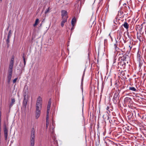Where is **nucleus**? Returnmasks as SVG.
Listing matches in <instances>:
<instances>
[{"label": "nucleus", "instance_id": "c03bdc74", "mask_svg": "<svg viewBox=\"0 0 146 146\" xmlns=\"http://www.w3.org/2000/svg\"><path fill=\"white\" fill-rule=\"evenodd\" d=\"M74 26H72V27L71 28V30H72L74 29Z\"/></svg>", "mask_w": 146, "mask_h": 146}, {"label": "nucleus", "instance_id": "e433bc0d", "mask_svg": "<svg viewBox=\"0 0 146 146\" xmlns=\"http://www.w3.org/2000/svg\"><path fill=\"white\" fill-rule=\"evenodd\" d=\"M121 75H122L123 76L125 75V73L123 71H121Z\"/></svg>", "mask_w": 146, "mask_h": 146}, {"label": "nucleus", "instance_id": "6ab92c4d", "mask_svg": "<svg viewBox=\"0 0 146 146\" xmlns=\"http://www.w3.org/2000/svg\"><path fill=\"white\" fill-rule=\"evenodd\" d=\"M129 90L137 92V90L134 87H129Z\"/></svg>", "mask_w": 146, "mask_h": 146}, {"label": "nucleus", "instance_id": "f257e3e1", "mask_svg": "<svg viewBox=\"0 0 146 146\" xmlns=\"http://www.w3.org/2000/svg\"><path fill=\"white\" fill-rule=\"evenodd\" d=\"M8 124H6L5 122H4L3 124V132L5 138V140H7V139L8 130L7 127Z\"/></svg>", "mask_w": 146, "mask_h": 146}, {"label": "nucleus", "instance_id": "4be33fe9", "mask_svg": "<svg viewBox=\"0 0 146 146\" xmlns=\"http://www.w3.org/2000/svg\"><path fill=\"white\" fill-rule=\"evenodd\" d=\"M10 37H7V39L6 40V42L7 44V47H8L9 46V43L10 42L9 38Z\"/></svg>", "mask_w": 146, "mask_h": 146}, {"label": "nucleus", "instance_id": "ddd939ff", "mask_svg": "<svg viewBox=\"0 0 146 146\" xmlns=\"http://www.w3.org/2000/svg\"><path fill=\"white\" fill-rule=\"evenodd\" d=\"M23 96L24 98H29V92L27 90H25L23 92Z\"/></svg>", "mask_w": 146, "mask_h": 146}, {"label": "nucleus", "instance_id": "f03ea898", "mask_svg": "<svg viewBox=\"0 0 146 146\" xmlns=\"http://www.w3.org/2000/svg\"><path fill=\"white\" fill-rule=\"evenodd\" d=\"M35 132L34 129L33 128L31 130V145H34L35 138Z\"/></svg>", "mask_w": 146, "mask_h": 146}, {"label": "nucleus", "instance_id": "864d4df0", "mask_svg": "<svg viewBox=\"0 0 146 146\" xmlns=\"http://www.w3.org/2000/svg\"><path fill=\"white\" fill-rule=\"evenodd\" d=\"M56 19L55 17H53L52 18V20H53L54 19Z\"/></svg>", "mask_w": 146, "mask_h": 146}, {"label": "nucleus", "instance_id": "58836bf2", "mask_svg": "<svg viewBox=\"0 0 146 146\" xmlns=\"http://www.w3.org/2000/svg\"><path fill=\"white\" fill-rule=\"evenodd\" d=\"M14 62H10L9 65L13 66Z\"/></svg>", "mask_w": 146, "mask_h": 146}, {"label": "nucleus", "instance_id": "a18cd8bd", "mask_svg": "<svg viewBox=\"0 0 146 146\" xmlns=\"http://www.w3.org/2000/svg\"><path fill=\"white\" fill-rule=\"evenodd\" d=\"M110 108L108 106L106 108V109L107 110H108Z\"/></svg>", "mask_w": 146, "mask_h": 146}, {"label": "nucleus", "instance_id": "a211bd4d", "mask_svg": "<svg viewBox=\"0 0 146 146\" xmlns=\"http://www.w3.org/2000/svg\"><path fill=\"white\" fill-rule=\"evenodd\" d=\"M19 66H21V68L20 69L19 67H17V70H19L20 71V74H21L22 73V70H23L24 68H23V66H21L20 64L19 65Z\"/></svg>", "mask_w": 146, "mask_h": 146}, {"label": "nucleus", "instance_id": "f3484780", "mask_svg": "<svg viewBox=\"0 0 146 146\" xmlns=\"http://www.w3.org/2000/svg\"><path fill=\"white\" fill-rule=\"evenodd\" d=\"M22 57L23 58V61H24V66H23V68H24L26 65V61L25 59V54L24 53H23V54H22Z\"/></svg>", "mask_w": 146, "mask_h": 146}, {"label": "nucleus", "instance_id": "f704fd0d", "mask_svg": "<svg viewBox=\"0 0 146 146\" xmlns=\"http://www.w3.org/2000/svg\"><path fill=\"white\" fill-rule=\"evenodd\" d=\"M133 113H132V114H130V115H129L128 116V117L129 119H130L131 118L132 116H133Z\"/></svg>", "mask_w": 146, "mask_h": 146}, {"label": "nucleus", "instance_id": "7c9ffc66", "mask_svg": "<svg viewBox=\"0 0 146 146\" xmlns=\"http://www.w3.org/2000/svg\"><path fill=\"white\" fill-rule=\"evenodd\" d=\"M50 10V7H48V9L46 10V11H45V14H46L47 13H48Z\"/></svg>", "mask_w": 146, "mask_h": 146}, {"label": "nucleus", "instance_id": "4c0bfd02", "mask_svg": "<svg viewBox=\"0 0 146 146\" xmlns=\"http://www.w3.org/2000/svg\"><path fill=\"white\" fill-rule=\"evenodd\" d=\"M17 80V78H15L14 79L13 81V84L15 83Z\"/></svg>", "mask_w": 146, "mask_h": 146}, {"label": "nucleus", "instance_id": "9b49d317", "mask_svg": "<svg viewBox=\"0 0 146 146\" xmlns=\"http://www.w3.org/2000/svg\"><path fill=\"white\" fill-rule=\"evenodd\" d=\"M29 98H24V99L23 102V108L25 109L27 104V102L29 100Z\"/></svg>", "mask_w": 146, "mask_h": 146}, {"label": "nucleus", "instance_id": "79ce46f5", "mask_svg": "<svg viewBox=\"0 0 146 146\" xmlns=\"http://www.w3.org/2000/svg\"><path fill=\"white\" fill-rule=\"evenodd\" d=\"M116 62V59H114L113 60V64H114V63L115 62Z\"/></svg>", "mask_w": 146, "mask_h": 146}, {"label": "nucleus", "instance_id": "b1692460", "mask_svg": "<svg viewBox=\"0 0 146 146\" xmlns=\"http://www.w3.org/2000/svg\"><path fill=\"white\" fill-rule=\"evenodd\" d=\"M117 44H115L114 45L115 50L117 51L119 49V48L117 47Z\"/></svg>", "mask_w": 146, "mask_h": 146}, {"label": "nucleus", "instance_id": "2f4dec72", "mask_svg": "<svg viewBox=\"0 0 146 146\" xmlns=\"http://www.w3.org/2000/svg\"><path fill=\"white\" fill-rule=\"evenodd\" d=\"M7 82V84H6V87H7V88H9L10 87V82L9 83Z\"/></svg>", "mask_w": 146, "mask_h": 146}, {"label": "nucleus", "instance_id": "a878e982", "mask_svg": "<svg viewBox=\"0 0 146 146\" xmlns=\"http://www.w3.org/2000/svg\"><path fill=\"white\" fill-rule=\"evenodd\" d=\"M137 38L140 41L143 40L142 37L140 35L139 36L137 35Z\"/></svg>", "mask_w": 146, "mask_h": 146}, {"label": "nucleus", "instance_id": "4468645a", "mask_svg": "<svg viewBox=\"0 0 146 146\" xmlns=\"http://www.w3.org/2000/svg\"><path fill=\"white\" fill-rule=\"evenodd\" d=\"M67 19L66 18H62V20L61 23V25L62 27H63L64 25V24L67 22Z\"/></svg>", "mask_w": 146, "mask_h": 146}, {"label": "nucleus", "instance_id": "ea45409f", "mask_svg": "<svg viewBox=\"0 0 146 146\" xmlns=\"http://www.w3.org/2000/svg\"><path fill=\"white\" fill-rule=\"evenodd\" d=\"M123 5L124 6V7H126V9L127 10V5L126 4H123Z\"/></svg>", "mask_w": 146, "mask_h": 146}, {"label": "nucleus", "instance_id": "49530a36", "mask_svg": "<svg viewBox=\"0 0 146 146\" xmlns=\"http://www.w3.org/2000/svg\"><path fill=\"white\" fill-rule=\"evenodd\" d=\"M129 99V98H125V100H128Z\"/></svg>", "mask_w": 146, "mask_h": 146}, {"label": "nucleus", "instance_id": "1a4fd4ad", "mask_svg": "<svg viewBox=\"0 0 146 146\" xmlns=\"http://www.w3.org/2000/svg\"><path fill=\"white\" fill-rule=\"evenodd\" d=\"M41 108H40V109L39 107H36V119H38L40 115V110H41Z\"/></svg>", "mask_w": 146, "mask_h": 146}, {"label": "nucleus", "instance_id": "a19ab883", "mask_svg": "<svg viewBox=\"0 0 146 146\" xmlns=\"http://www.w3.org/2000/svg\"><path fill=\"white\" fill-rule=\"evenodd\" d=\"M1 112L0 111V120H1Z\"/></svg>", "mask_w": 146, "mask_h": 146}, {"label": "nucleus", "instance_id": "7ed1b4c3", "mask_svg": "<svg viewBox=\"0 0 146 146\" xmlns=\"http://www.w3.org/2000/svg\"><path fill=\"white\" fill-rule=\"evenodd\" d=\"M119 93L118 92L116 91L114 93L113 98V100L115 104H116L118 102H119Z\"/></svg>", "mask_w": 146, "mask_h": 146}, {"label": "nucleus", "instance_id": "20e7f679", "mask_svg": "<svg viewBox=\"0 0 146 146\" xmlns=\"http://www.w3.org/2000/svg\"><path fill=\"white\" fill-rule=\"evenodd\" d=\"M122 32L121 30L118 31L117 32V38L116 39V42L117 41L121 42L122 40H124L123 38L122 37Z\"/></svg>", "mask_w": 146, "mask_h": 146}, {"label": "nucleus", "instance_id": "72a5a7b5", "mask_svg": "<svg viewBox=\"0 0 146 146\" xmlns=\"http://www.w3.org/2000/svg\"><path fill=\"white\" fill-rule=\"evenodd\" d=\"M14 57L13 56L12 57V58L11 59V60H10V62H14Z\"/></svg>", "mask_w": 146, "mask_h": 146}, {"label": "nucleus", "instance_id": "c756f323", "mask_svg": "<svg viewBox=\"0 0 146 146\" xmlns=\"http://www.w3.org/2000/svg\"><path fill=\"white\" fill-rule=\"evenodd\" d=\"M50 109V107L47 106V114H49Z\"/></svg>", "mask_w": 146, "mask_h": 146}, {"label": "nucleus", "instance_id": "393cba45", "mask_svg": "<svg viewBox=\"0 0 146 146\" xmlns=\"http://www.w3.org/2000/svg\"><path fill=\"white\" fill-rule=\"evenodd\" d=\"M54 127H52L50 129V131L51 133V134H53L54 132Z\"/></svg>", "mask_w": 146, "mask_h": 146}, {"label": "nucleus", "instance_id": "cd10ccee", "mask_svg": "<svg viewBox=\"0 0 146 146\" xmlns=\"http://www.w3.org/2000/svg\"><path fill=\"white\" fill-rule=\"evenodd\" d=\"M51 104V99H50L48 102L47 106L48 107H50Z\"/></svg>", "mask_w": 146, "mask_h": 146}, {"label": "nucleus", "instance_id": "dca6fc26", "mask_svg": "<svg viewBox=\"0 0 146 146\" xmlns=\"http://www.w3.org/2000/svg\"><path fill=\"white\" fill-rule=\"evenodd\" d=\"M15 100L14 98H12L11 99V102L9 105V107L11 108L13 105L15 104Z\"/></svg>", "mask_w": 146, "mask_h": 146}, {"label": "nucleus", "instance_id": "9d476101", "mask_svg": "<svg viewBox=\"0 0 146 146\" xmlns=\"http://www.w3.org/2000/svg\"><path fill=\"white\" fill-rule=\"evenodd\" d=\"M61 16L62 18H66L67 19L68 16L67 15V11L65 10H62L61 11Z\"/></svg>", "mask_w": 146, "mask_h": 146}, {"label": "nucleus", "instance_id": "2eb2a0df", "mask_svg": "<svg viewBox=\"0 0 146 146\" xmlns=\"http://www.w3.org/2000/svg\"><path fill=\"white\" fill-rule=\"evenodd\" d=\"M122 26H123L124 28L126 29V30H128L129 27V25L127 22H124L123 24L122 25Z\"/></svg>", "mask_w": 146, "mask_h": 146}, {"label": "nucleus", "instance_id": "de8ad7c7", "mask_svg": "<svg viewBox=\"0 0 146 146\" xmlns=\"http://www.w3.org/2000/svg\"><path fill=\"white\" fill-rule=\"evenodd\" d=\"M1 137H0V145H1Z\"/></svg>", "mask_w": 146, "mask_h": 146}, {"label": "nucleus", "instance_id": "37998d69", "mask_svg": "<svg viewBox=\"0 0 146 146\" xmlns=\"http://www.w3.org/2000/svg\"><path fill=\"white\" fill-rule=\"evenodd\" d=\"M0 129H1V120H0Z\"/></svg>", "mask_w": 146, "mask_h": 146}, {"label": "nucleus", "instance_id": "c9c22d12", "mask_svg": "<svg viewBox=\"0 0 146 146\" xmlns=\"http://www.w3.org/2000/svg\"><path fill=\"white\" fill-rule=\"evenodd\" d=\"M49 125V121H46V127L47 129Z\"/></svg>", "mask_w": 146, "mask_h": 146}, {"label": "nucleus", "instance_id": "f8f14e48", "mask_svg": "<svg viewBox=\"0 0 146 146\" xmlns=\"http://www.w3.org/2000/svg\"><path fill=\"white\" fill-rule=\"evenodd\" d=\"M141 52L138 51L137 53V57L138 60L139 61V63L142 62V58L141 56Z\"/></svg>", "mask_w": 146, "mask_h": 146}, {"label": "nucleus", "instance_id": "412c9836", "mask_svg": "<svg viewBox=\"0 0 146 146\" xmlns=\"http://www.w3.org/2000/svg\"><path fill=\"white\" fill-rule=\"evenodd\" d=\"M124 54H123V53H120L119 54L118 56H119V61H120L121 60V57H123V56Z\"/></svg>", "mask_w": 146, "mask_h": 146}, {"label": "nucleus", "instance_id": "6e6552de", "mask_svg": "<svg viewBox=\"0 0 146 146\" xmlns=\"http://www.w3.org/2000/svg\"><path fill=\"white\" fill-rule=\"evenodd\" d=\"M13 73V70H8V75L7 76V82L9 83L11 82Z\"/></svg>", "mask_w": 146, "mask_h": 146}, {"label": "nucleus", "instance_id": "bb28decb", "mask_svg": "<svg viewBox=\"0 0 146 146\" xmlns=\"http://www.w3.org/2000/svg\"><path fill=\"white\" fill-rule=\"evenodd\" d=\"M11 35V30H9L8 33V35L7 37H10Z\"/></svg>", "mask_w": 146, "mask_h": 146}, {"label": "nucleus", "instance_id": "3c124183", "mask_svg": "<svg viewBox=\"0 0 146 146\" xmlns=\"http://www.w3.org/2000/svg\"><path fill=\"white\" fill-rule=\"evenodd\" d=\"M129 48H130V49L131 50V48H132V46H130V45H129Z\"/></svg>", "mask_w": 146, "mask_h": 146}, {"label": "nucleus", "instance_id": "423d86ee", "mask_svg": "<svg viewBox=\"0 0 146 146\" xmlns=\"http://www.w3.org/2000/svg\"><path fill=\"white\" fill-rule=\"evenodd\" d=\"M42 99L40 96L38 97L37 98L36 104V107H39L40 109L42 108Z\"/></svg>", "mask_w": 146, "mask_h": 146}, {"label": "nucleus", "instance_id": "c85d7f7f", "mask_svg": "<svg viewBox=\"0 0 146 146\" xmlns=\"http://www.w3.org/2000/svg\"><path fill=\"white\" fill-rule=\"evenodd\" d=\"M13 66L9 65L8 70H13Z\"/></svg>", "mask_w": 146, "mask_h": 146}, {"label": "nucleus", "instance_id": "09e8293b", "mask_svg": "<svg viewBox=\"0 0 146 146\" xmlns=\"http://www.w3.org/2000/svg\"><path fill=\"white\" fill-rule=\"evenodd\" d=\"M107 119L108 120L109 118V117L108 115H107Z\"/></svg>", "mask_w": 146, "mask_h": 146}, {"label": "nucleus", "instance_id": "6e6d98bb", "mask_svg": "<svg viewBox=\"0 0 146 146\" xmlns=\"http://www.w3.org/2000/svg\"><path fill=\"white\" fill-rule=\"evenodd\" d=\"M31 146H34V145H31Z\"/></svg>", "mask_w": 146, "mask_h": 146}, {"label": "nucleus", "instance_id": "603ef678", "mask_svg": "<svg viewBox=\"0 0 146 146\" xmlns=\"http://www.w3.org/2000/svg\"><path fill=\"white\" fill-rule=\"evenodd\" d=\"M1 129H0V137L1 136Z\"/></svg>", "mask_w": 146, "mask_h": 146}, {"label": "nucleus", "instance_id": "13d9d810", "mask_svg": "<svg viewBox=\"0 0 146 146\" xmlns=\"http://www.w3.org/2000/svg\"><path fill=\"white\" fill-rule=\"evenodd\" d=\"M2 1V0H0V1H1H1Z\"/></svg>", "mask_w": 146, "mask_h": 146}, {"label": "nucleus", "instance_id": "473e14b6", "mask_svg": "<svg viewBox=\"0 0 146 146\" xmlns=\"http://www.w3.org/2000/svg\"><path fill=\"white\" fill-rule=\"evenodd\" d=\"M48 114H47L46 113V121H49V117L48 116Z\"/></svg>", "mask_w": 146, "mask_h": 146}, {"label": "nucleus", "instance_id": "0eeeda50", "mask_svg": "<svg viewBox=\"0 0 146 146\" xmlns=\"http://www.w3.org/2000/svg\"><path fill=\"white\" fill-rule=\"evenodd\" d=\"M121 60H123L127 62V64H128L129 61V56L126 54H124L123 56L121 58Z\"/></svg>", "mask_w": 146, "mask_h": 146}, {"label": "nucleus", "instance_id": "5701e85b", "mask_svg": "<svg viewBox=\"0 0 146 146\" xmlns=\"http://www.w3.org/2000/svg\"><path fill=\"white\" fill-rule=\"evenodd\" d=\"M39 21V19H36L35 24L33 25V26L35 27L37 25Z\"/></svg>", "mask_w": 146, "mask_h": 146}, {"label": "nucleus", "instance_id": "aec40b11", "mask_svg": "<svg viewBox=\"0 0 146 146\" xmlns=\"http://www.w3.org/2000/svg\"><path fill=\"white\" fill-rule=\"evenodd\" d=\"M76 21V19L75 18L72 19L71 21V23L72 26H74Z\"/></svg>", "mask_w": 146, "mask_h": 146}, {"label": "nucleus", "instance_id": "4d7b16f0", "mask_svg": "<svg viewBox=\"0 0 146 146\" xmlns=\"http://www.w3.org/2000/svg\"><path fill=\"white\" fill-rule=\"evenodd\" d=\"M104 115H103V118L104 119Z\"/></svg>", "mask_w": 146, "mask_h": 146}, {"label": "nucleus", "instance_id": "39448f33", "mask_svg": "<svg viewBox=\"0 0 146 146\" xmlns=\"http://www.w3.org/2000/svg\"><path fill=\"white\" fill-rule=\"evenodd\" d=\"M127 64V62H125V61L120 60L118 63V67L121 69H124L125 68Z\"/></svg>", "mask_w": 146, "mask_h": 146}, {"label": "nucleus", "instance_id": "8fccbe9b", "mask_svg": "<svg viewBox=\"0 0 146 146\" xmlns=\"http://www.w3.org/2000/svg\"><path fill=\"white\" fill-rule=\"evenodd\" d=\"M127 9H128L129 10V9H130L129 7L128 6H127Z\"/></svg>", "mask_w": 146, "mask_h": 146}, {"label": "nucleus", "instance_id": "5fc2aeb1", "mask_svg": "<svg viewBox=\"0 0 146 146\" xmlns=\"http://www.w3.org/2000/svg\"><path fill=\"white\" fill-rule=\"evenodd\" d=\"M56 21L55 20V21H54V23H56Z\"/></svg>", "mask_w": 146, "mask_h": 146}]
</instances>
